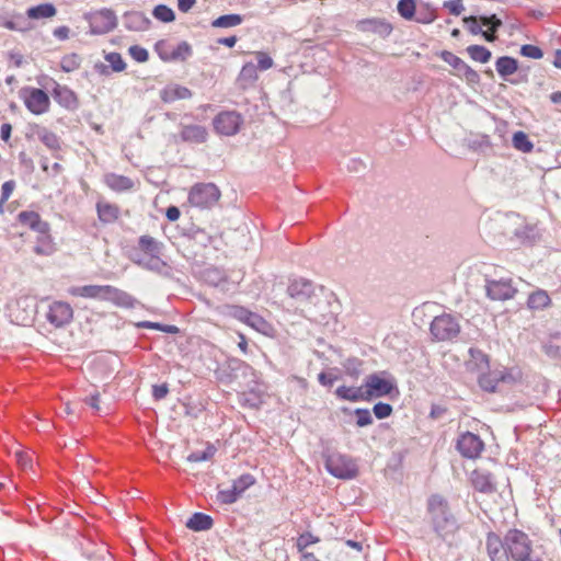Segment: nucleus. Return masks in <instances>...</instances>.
<instances>
[{
    "label": "nucleus",
    "instance_id": "c85d7f7f",
    "mask_svg": "<svg viewBox=\"0 0 561 561\" xmlns=\"http://www.w3.org/2000/svg\"><path fill=\"white\" fill-rule=\"evenodd\" d=\"M98 215L101 221L110 224L118 218L119 209L117 206L108 203H98Z\"/></svg>",
    "mask_w": 561,
    "mask_h": 561
},
{
    "label": "nucleus",
    "instance_id": "4d7b16f0",
    "mask_svg": "<svg viewBox=\"0 0 561 561\" xmlns=\"http://www.w3.org/2000/svg\"><path fill=\"white\" fill-rule=\"evenodd\" d=\"M232 316L237 318L238 320L247 323L248 319L251 316V311L247 310L242 307H233L232 308Z\"/></svg>",
    "mask_w": 561,
    "mask_h": 561
},
{
    "label": "nucleus",
    "instance_id": "4be33fe9",
    "mask_svg": "<svg viewBox=\"0 0 561 561\" xmlns=\"http://www.w3.org/2000/svg\"><path fill=\"white\" fill-rule=\"evenodd\" d=\"M181 137L184 141L202 144L206 141L207 130L201 125H187L183 127Z\"/></svg>",
    "mask_w": 561,
    "mask_h": 561
},
{
    "label": "nucleus",
    "instance_id": "72a5a7b5",
    "mask_svg": "<svg viewBox=\"0 0 561 561\" xmlns=\"http://www.w3.org/2000/svg\"><path fill=\"white\" fill-rule=\"evenodd\" d=\"M513 145L517 150L523 152H530L534 147L524 131H516L513 135Z\"/></svg>",
    "mask_w": 561,
    "mask_h": 561
},
{
    "label": "nucleus",
    "instance_id": "f8f14e48",
    "mask_svg": "<svg viewBox=\"0 0 561 561\" xmlns=\"http://www.w3.org/2000/svg\"><path fill=\"white\" fill-rule=\"evenodd\" d=\"M134 262L138 266L154 272L163 277L172 276V270L168 263L161 259V254L137 255Z\"/></svg>",
    "mask_w": 561,
    "mask_h": 561
},
{
    "label": "nucleus",
    "instance_id": "1a4fd4ad",
    "mask_svg": "<svg viewBox=\"0 0 561 561\" xmlns=\"http://www.w3.org/2000/svg\"><path fill=\"white\" fill-rule=\"evenodd\" d=\"M254 478L251 474H242L232 482V485L228 489L219 490L217 499L222 504L234 503L241 494L254 484Z\"/></svg>",
    "mask_w": 561,
    "mask_h": 561
},
{
    "label": "nucleus",
    "instance_id": "aec40b11",
    "mask_svg": "<svg viewBox=\"0 0 561 561\" xmlns=\"http://www.w3.org/2000/svg\"><path fill=\"white\" fill-rule=\"evenodd\" d=\"M477 362L479 363L481 375H479V385L483 390L486 391H493L495 389L496 382L499 380L497 376L494 375H485L483 371L484 369L489 368V362L488 358L482 355H477Z\"/></svg>",
    "mask_w": 561,
    "mask_h": 561
},
{
    "label": "nucleus",
    "instance_id": "680f3d73",
    "mask_svg": "<svg viewBox=\"0 0 561 561\" xmlns=\"http://www.w3.org/2000/svg\"><path fill=\"white\" fill-rule=\"evenodd\" d=\"M375 24V28L378 30L383 35H389L392 31V26L387 21L380 20L373 22Z\"/></svg>",
    "mask_w": 561,
    "mask_h": 561
},
{
    "label": "nucleus",
    "instance_id": "dca6fc26",
    "mask_svg": "<svg viewBox=\"0 0 561 561\" xmlns=\"http://www.w3.org/2000/svg\"><path fill=\"white\" fill-rule=\"evenodd\" d=\"M19 221L31 228L32 230L39 232H48L49 231V225L48 222L42 220L41 216L36 211L32 210H25L21 211L18 215Z\"/></svg>",
    "mask_w": 561,
    "mask_h": 561
},
{
    "label": "nucleus",
    "instance_id": "9b49d317",
    "mask_svg": "<svg viewBox=\"0 0 561 561\" xmlns=\"http://www.w3.org/2000/svg\"><path fill=\"white\" fill-rule=\"evenodd\" d=\"M25 136L27 139H38L51 151L60 149V141L57 135L38 124H30Z\"/></svg>",
    "mask_w": 561,
    "mask_h": 561
},
{
    "label": "nucleus",
    "instance_id": "0eeeda50",
    "mask_svg": "<svg viewBox=\"0 0 561 561\" xmlns=\"http://www.w3.org/2000/svg\"><path fill=\"white\" fill-rule=\"evenodd\" d=\"M88 21L93 34H106L117 25L116 14L111 9H102L89 14Z\"/></svg>",
    "mask_w": 561,
    "mask_h": 561
},
{
    "label": "nucleus",
    "instance_id": "5fc2aeb1",
    "mask_svg": "<svg viewBox=\"0 0 561 561\" xmlns=\"http://www.w3.org/2000/svg\"><path fill=\"white\" fill-rule=\"evenodd\" d=\"M445 7L448 8L450 13H453L455 15H459L463 11L462 0H450V1H447L445 3Z\"/></svg>",
    "mask_w": 561,
    "mask_h": 561
},
{
    "label": "nucleus",
    "instance_id": "4c0bfd02",
    "mask_svg": "<svg viewBox=\"0 0 561 561\" xmlns=\"http://www.w3.org/2000/svg\"><path fill=\"white\" fill-rule=\"evenodd\" d=\"M81 58L77 54L65 56L60 61V67L65 72L75 71L80 67Z\"/></svg>",
    "mask_w": 561,
    "mask_h": 561
},
{
    "label": "nucleus",
    "instance_id": "603ef678",
    "mask_svg": "<svg viewBox=\"0 0 561 561\" xmlns=\"http://www.w3.org/2000/svg\"><path fill=\"white\" fill-rule=\"evenodd\" d=\"M15 182L10 180L2 184L1 186V204H4L10 196L12 195V192L14 191Z\"/></svg>",
    "mask_w": 561,
    "mask_h": 561
},
{
    "label": "nucleus",
    "instance_id": "774afa93",
    "mask_svg": "<svg viewBox=\"0 0 561 561\" xmlns=\"http://www.w3.org/2000/svg\"><path fill=\"white\" fill-rule=\"evenodd\" d=\"M54 35L59 39H67L69 36V28L67 26H59L54 31Z\"/></svg>",
    "mask_w": 561,
    "mask_h": 561
},
{
    "label": "nucleus",
    "instance_id": "f03ea898",
    "mask_svg": "<svg viewBox=\"0 0 561 561\" xmlns=\"http://www.w3.org/2000/svg\"><path fill=\"white\" fill-rule=\"evenodd\" d=\"M366 401L380 397H397L399 391L392 378L386 375H373L364 383Z\"/></svg>",
    "mask_w": 561,
    "mask_h": 561
},
{
    "label": "nucleus",
    "instance_id": "6ab92c4d",
    "mask_svg": "<svg viewBox=\"0 0 561 561\" xmlns=\"http://www.w3.org/2000/svg\"><path fill=\"white\" fill-rule=\"evenodd\" d=\"M160 96L163 102L171 103L176 100L190 99L192 96V92L185 87L170 84L161 90Z\"/></svg>",
    "mask_w": 561,
    "mask_h": 561
},
{
    "label": "nucleus",
    "instance_id": "20e7f679",
    "mask_svg": "<svg viewBox=\"0 0 561 561\" xmlns=\"http://www.w3.org/2000/svg\"><path fill=\"white\" fill-rule=\"evenodd\" d=\"M25 107L35 115H42L49 111L50 100L48 94L38 88H25L21 92Z\"/></svg>",
    "mask_w": 561,
    "mask_h": 561
},
{
    "label": "nucleus",
    "instance_id": "a18cd8bd",
    "mask_svg": "<svg viewBox=\"0 0 561 561\" xmlns=\"http://www.w3.org/2000/svg\"><path fill=\"white\" fill-rule=\"evenodd\" d=\"M520 54L524 57L533 58V59H540L543 56L542 50L538 46L529 45V44L522 46Z\"/></svg>",
    "mask_w": 561,
    "mask_h": 561
},
{
    "label": "nucleus",
    "instance_id": "c756f323",
    "mask_svg": "<svg viewBox=\"0 0 561 561\" xmlns=\"http://www.w3.org/2000/svg\"><path fill=\"white\" fill-rule=\"evenodd\" d=\"M192 55L188 43L181 42L169 55H161L164 60H186Z\"/></svg>",
    "mask_w": 561,
    "mask_h": 561
},
{
    "label": "nucleus",
    "instance_id": "6e6552de",
    "mask_svg": "<svg viewBox=\"0 0 561 561\" xmlns=\"http://www.w3.org/2000/svg\"><path fill=\"white\" fill-rule=\"evenodd\" d=\"M242 123L243 119L239 113L227 111L219 113L214 118V128L218 134L233 136L240 130Z\"/></svg>",
    "mask_w": 561,
    "mask_h": 561
},
{
    "label": "nucleus",
    "instance_id": "052dcab7",
    "mask_svg": "<svg viewBox=\"0 0 561 561\" xmlns=\"http://www.w3.org/2000/svg\"><path fill=\"white\" fill-rule=\"evenodd\" d=\"M0 27L11 31H24V27L19 26L14 21L8 20L5 16L0 15Z\"/></svg>",
    "mask_w": 561,
    "mask_h": 561
},
{
    "label": "nucleus",
    "instance_id": "2eb2a0df",
    "mask_svg": "<svg viewBox=\"0 0 561 561\" xmlns=\"http://www.w3.org/2000/svg\"><path fill=\"white\" fill-rule=\"evenodd\" d=\"M53 98L60 106L67 110L73 111L79 105L76 93L67 85H61L57 82H54Z\"/></svg>",
    "mask_w": 561,
    "mask_h": 561
},
{
    "label": "nucleus",
    "instance_id": "7c9ffc66",
    "mask_svg": "<svg viewBox=\"0 0 561 561\" xmlns=\"http://www.w3.org/2000/svg\"><path fill=\"white\" fill-rule=\"evenodd\" d=\"M467 53L469 55V57L476 61V62H480V64H486L489 62V60L491 59V51L485 48L484 46H480V45H471L467 48Z\"/></svg>",
    "mask_w": 561,
    "mask_h": 561
},
{
    "label": "nucleus",
    "instance_id": "ddd939ff",
    "mask_svg": "<svg viewBox=\"0 0 561 561\" xmlns=\"http://www.w3.org/2000/svg\"><path fill=\"white\" fill-rule=\"evenodd\" d=\"M483 442L481 438L472 433L462 434L457 443V448L459 453L466 458H477L481 455L483 450Z\"/></svg>",
    "mask_w": 561,
    "mask_h": 561
},
{
    "label": "nucleus",
    "instance_id": "b1692460",
    "mask_svg": "<svg viewBox=\"0 0 561 561\" xmlns=\"http://www.w3.org/2000/svg\"><path fill=\"white\" fill-rule=\"evenodd\" d=\"M57 10L53 3H42L36 7L28 8L26 11L27 18L32 20L49 19L55 16Z\"/></svg>",
    "mask_w": 561,
    "mask_h": 561
},
{
    "label": "nucleus",
    "instance_id": "f257e3e1",
    "mask_svg": "<svg viewBox=\"0 0 561 561\" xmlns=\"http://www.w3.org/2000/svg\"><path fill=\"white\" fill-rule=\"evenodd\" d=\"M488 550L492 561H508V556L519 558L529 550L527 536L518 530H513L505 537L504 543L496 536L488 537Z\"/></svg>",
    "mask_w": 561,
    "mask_h": 561
},
{
    "label": "nucleus",
    "instance_id": "9d476101",
    "mask_svg": "<svg viewBox=\"0 0 561 561\" xmlns=\"http://www.w3.org/2000/svg\"><path fill=\"white\" fill-rule=\"evenodd\" d=\"M328 471L340 479L355 477L357 469L354 462L342 455H331L327 460Z\"/></svg>",
    "mask_w": 561,
    "mask_h": 561
},
{
    "label": "nucleus",
    "instance_id": "393cba45",
    "mask_svg": "<svg viewBox=\"0 0 561 561\" xmlns=\"http://www.w3.org/2000/svg\"><path fill=\"white\" fill-rule=\"evenodd\" d=\"M336 396L347 401H366L365 388L342 386L336 389Z\"/></svg>",
    "mask_w": 561,
    "mask_h": 561
},
{
    "label": "nucleus",
    "instance_id": "3c124183",
    "mask_svg": "<svg viewBox=\"0 0 561 561\" xmlns=\"http://www.w3.org/2000/svg\"><path fill=\"white\" fill-rule=\"evenodd\" d=\"M355 413L357 415V424L358 426H366L371 423V415L367 409H356Z\"/></svg>",
    "mask_w": 561,
    "mask_h": 561
},
{
    "label": "nucleus",
    "instance_id": "79ce46f5",
    "mask_svg": "<svg viewBox=\"0 0 561 561\" xmlns=\"http://www.w3.org/2000/svg\"><path fill=\"white\" fill-rule=\"evenodd\" d=\"M105 60L110 64L113 71L119 72L123 71L126 67L125 61L123 60L121 54L118 53H110L105 56Z\"/></svg>",
    "mask_w": 561,
    "mask_h": 561
},
{
    "label": "nucleus",
    "instance_id": "c03bdc74",
    "mask_svg": "<svg viewBox=\"0 0 561 561\" xmlns=\"http://www.w3.org/2000/svg\"><path fill=\"white\" fill-rule=\"evenodd\" d=\"M462 78L472 84H477L480 82V76L479 73L470 67L468 64H465L462 69L460 70Z\"/></svg>",
    "mask_w": 561,
    "mask_h": 561
},
{
    "label": "nucleus",
    "instance_id": "bb28decb",
    "mask_svg": "<svg viewBox=\"0 0 561 561\" xmlns=\"http://www.w3.org/2000/svg\"><path fill=\"white\" fill-rule=\"evenodd\" d=\"M35 253L39 255H50L55 252V244L48 232H39L36 245L34 247Z\"/></svg>",
    "mask_w": 561,
    "mask_h": 561
},
{
    "label": "nucleus",
    "instance_id": "423d86ee",
    "mask_svg": "<svg viewBox=\"0 0 561 561\" xmlns=\"http://www.w3.org/2000/svg\"><path fill=\"white\" fill-rule=\"evenodd\" d=\"M431 332L438 341H448L458 335L460 327L449 314L436 317L431 324Z\"/></svg>",
    "mask_w": 561,
    "mask_h": 561
},
{
    "label": "nucleus",
    "instance_id": "8fccbe9b",
    "mask_svg": "<svg viewBox=\"0 0 561 561\" xmlns=\"http://www.w3.org/2000/svg\"><path fill=\"white\" fill-rule=\"evenodd\" d=\"M376 417L378 419H385V417H388L391 415L392 413V408L390 404L388 403H383V402H378L374 405V409H373Z\"/></svg>",
    "mask_w": 561,
    "mask_h": 561
},
{
    "label": "nucleus",
    "instance_id": "a19ab883",
    "mask_svg": "<svg viewBox=\"0 0 561 561\" xmlns=\"http://www.w3.org/2000/svg\"><path fill=\"white\" fill-rule=\"evenodd\" d=\"M254 57L256 60L255 66H256L257 70L265 71V70L272 68L274 65L273 58L264 51H255Z\"/></svg>",
    "mask_w": 561,
    "mask_h": 561
},
{
    "label": "nucleus",
    "instance_id": "bf43d9fd",
    "mask_svg": "<svg viewBox=\"0 0 561 561\" xmlns=\"http://www.w3.org/2000/svg\"><path fill=\"white\" fill-rule=\"evenodd\" d=\"M463 23L467 25L468 30L472 34H479L481 32L477 18H474V16L465 18Z\"/></svg>",
    "mask_w": 561,
    "mask_h": 561
},
{
    "label": "nucleus",
    "instance_id": "a878e982",
    "mask_svg": "<svg viewBox=\"0 0 561 561\" xmlns=\"http://www.w3.org/2000/svg\"><path fill=\"white\" fill-rule=\"evenodd\" d=\"M213 526V519L209 515L203 513H195L186 522V527L194 531L208 530Z\"/></svg>",
    "mask_w": 561,
    "mask_h": 561
},
{
    "label": "nucleus",
    "instance_id": "f704fd0d",
    "mask_svg": "<svg viewBox=\"0 0 561 561\" xmlns=\"http://www.w3.org/2000/svg\"><path fill=\"white\" fill-rule=\"evenodd\" d=\"M415 0H399L398 12L405 20H412L415 14Z\"/></svg>",
    "mask_w": 561,
    "mask_h": 561
},
{
    "label": "nucleus",
    "instance_id": "09e8293b",
    "mask_svg": "<svg viewBox=\"0 0 561 561\" xmlns=\"http://www.w3.org/2000/svg\"><path fill=\"white\" fill-rule=\"evenodd\" d=\"M473 484L476 489L481 492H488L492 489V482L489 477L477 474L473 478Z\"/></svg>",
    "mask_w": 561,
    "mask_h": 561
},
{
    "label": "nucleus",
    "instance_id": "4468645a",
    "mask_svg": "<svg viewBox=\"0 0 561 561\" xmlns=\"http://www.w3.org/2000/svg\"><path fill=\"white\" fill-rule=\"evenodd\" d=\"M110 290V285H84L70 287L68 294L75 297L105 300L107 291Z\"/></svg>",
    "mask_w": 561,
    "mask_h": 561
},
{
    "label": "nucleus",
    "instance_id": "7ed1b4c3",
    "mask_svg": "<svg viewBox=\"0 0 561 561\" xmlns=\"http://www.w3.org/2000/svg\"><path fill=\"white\" fill-rule=\"evenodd\" d=\"M220 198L219 188L213 183H199L194 185L188 194V202L192 206L210 208Z\"/></svg>",
    "mask_w": 561,
    "mask_h": 561
},
{
    "label": "nucleus",
    "instance_id": "864d4df0",
    "mask_svg": "<svg viewBox=\"0 0 561 561\" xmlns=\"http://www.w3.org/2000/svg\"><path fill=\"white\" fill-rule=\"evenodd\" d=\"M15 459H16L18 465L22 469L28 468L31 466V462H32L31 457L26 453H24L22 450H18L15 453Z\"/></svg>",
    "mask_w": 561,
    "mask_h": 561
},
{
    "label": "nucleus",
    "instance_id": "473e14b6",
    "mask_svg": "<svg viewBox=\"0 0 561 561\" xmlns=\"http://www.w3.org/2000/svg\"><path fill=\"white\" fill-rule=\"evenodd\" d=\"M243 21L242 16L240 14H226L217 18L213 21L211 25L214 27H233L239 24H241Z\"/></svg>",
    "mask_w": 561,
    "mask_h": 561
},
{
    "label": "nucleus",
    "instance_id": "69168bd1",
    "mask_svg": "<svg viewBox=\"0 0 561 561\" xmlns=\"http://www.w3.org/2000/svg\"><path fill=\"white\" fill-rule=\"evenodd\" d=\"M196 3V0H178V8L180 11L186 13L188 12Z\"/></svg>",
    "mask_w": 561,
    "mask_h": 561
},
{
    "label": "nucleus",
    "instance_id": "412c9836",
    "mask_svg": "<svg viewBox=\"0 0 561 561\" xmlns=\"http://www.w3.org/2000/svg\"><path fill=\"white\" fill-rule=\"evenodd\" d=\"M257 80V68L252 61L245 62L237 78L240 88L247 89Z\"/></svg>",
    "mask_w": 561,
    "mask_h": 561
},
{
    "label": "nucleus",
    "instance_id": "ea45409f",
    "mask_svg": "<svg viewBox=\"0 0 561 561\" xmlns=\"http://www.w3.org/2000/svg\"><path fill=\"white\" fill-rule=\"evenodd\" d=\"M247 324L264 334H266L270 329L268 323L261 316L253 312H251V316L248 319Z\"/></svg>",
    "mask_w": 561,
    "mask_h": 561
},
{
    "label": "nucleus",
    "instance_id": "f3484780",
    "mask_svg": "<svg viewBox=\"0 0 561 561\" xmlns=\"http://www.w3.org/2000/svg\"><path fill=\"white\" fill-rule=\"evenodd\" d=\"M488 295L494 300H506L514 296L515 289L508 282H491L488 285Z\"/></svg>",
    "mask_w": 561,
    "mask_h": 561
},
{
    "label": "nucleus",
    "instance_id": "5701e85b",
    "mask_svg": "<svg viewBox=\"0 0 561 561\" xmlns=\"http://www.w3.org/2000/svg\"><path fill=\"white\" fill-rule=\"evenodd\" d=\"M138 255L161 254L163 244L150 236H141L138 242Z\"/></svg>",
    "mask_w": 561,
    "mask_h": 561
},
{
    "label": "nucleus",
    "instance_id": "cd10ccee",
    "mask_svg": "<svg viewBox=\"0 0 561 561\" xmlns=\"http://www.w3.org/2000/svg\"><path fill=\"white\" fill-rule=\"evenodd\" d=\"M495 66L497 73L503 78L515 73L518 69L517 60L508 56L497 58Z\"/></svg>",
    "mask_w": 561,
    "mask_h": 561
},
{
    "label": "nucleus",
    "instance_id": "49530a36",
    "mask_svg": "<svg viewBox=\"0 0 561 561\" xmlns=\"http://www.w3.org/2000/svg\"><path fill=\"white\" fill-rule=\"evenodd\" d=\"M318 542V538H316L314 536L310 535V534H306V535H301L298 540H297V547L299 549V551L304 554V553H307L306 552V549L311 546V545H314Z\"/></svg>",
    "mask_w": 561,
    "mask_h": 561
},
{
    "label": "nucleus",
    "instance_id": "a211bd4d",
    "mask_svg": "<svg viewBox=\"0 0 561 561\" xmlns=\"http://www.w3.org/2000/svg\"><path fill=\"white\" fill-rule=\"evenodd\" d=\"M105 184L115 192L122 193L134 188L135 182L125 175L107 173L104 175Z\"/></svg>",
    "mask_w": 561,
    "mask_h": 561
},
{
    "label": "nucleus",
    "instance_id": "58836bf2",
    "mask_svg": "<svg viewBox=\"0 0 561 561\" xmlns=\"http://www.w3.org/2000/svg\"><path fill=\"white\" fill-rule=\"evenodd\" d=\"M439 57L446 64H448L450 67H453L454 69L459 70V71L462 69V67L466 64L461 58H459L458 56H456L455 54H453L451 51H448V50H442L439 53Z\"/></svg>",
    "mask_w": 561,
    "mask_h": 561
},
{
    "label": "nucleus",
    "instance_id": "39448f33",
    "mask_svg": "<svg viewBox=\"0 0 561 561\" xmlns=\"http://www.w3.org/2000/svg\"><path fill=\"white\" fill-rule=\"evenodd\" d=\"M45 318L56 329L64 328L72 321L73 309L66 301L55 300L48 305Z\"/></svg>",
    "mask_w": 561,
    "mask_h": 561
},
{
    "label": "nucleus",
    "instance_id": "13d9d810",
    "mask_svg": "<svg viewBox=\"0 0 561 561\" xmlns=\"http://www.w3.org/2000/svg\"><path fill=\"white\" fill-rule=\"evenodd\" d=\"M481 23L488 28H491L492 32H495L496 28L501 25V21L496 19L495 15L492 16H483L480 19Z\"/></svg>",
    "mask_w": 561,
    "mask_h": 561
},
{
    "label": "nucleus",
    "instance_id": "0e129e2a",
    "mask_svg": "<svg viewBox=\"0 0 561 561\" xmlns=\"http://www.w3.org/2000/svg\"><path fill=\"white\" fill-rule=\"evenodd\" d=\"M11 131H12L11 124H9V123L2 124L1 127H0V138L4 142H8L10 137H11Z\"/></svg>",
    "mask_w": 561,
    "mask_h": 561
},
{
    "label": "nucleus",
    "instance_id": "c9c22d12",
    "mask_svg": "<svg viewBox=\"0 0 561 561\" xmlns=\"http://www.w3.org/2000/svg\"><path fill=\"white\" fill-rule=\"evenodd\" d=\"M550 302L549 296L545 291H536L528 298V306L531 309H542Z\"/></svg>",
    "mask_w": 561,
    "mask_h": 561
},
{
    "label": "nucleus",
    "instance_id": "338daca9",
    "mask_svg": "<svg viewBox=\"0 0 561 561\" xmlns=\"http://www.w3.org/2000/svg\"><path fill=\"white\" fill-rule=\"evenodd\" d=\"M180 209L175 206H170L167 209L165 216L170 221H175L180 218Z\"/></svg>",
    "mask_w": 561,
    "mask_h": 561
},
{
    "label": "nucleus",
    "instance_id": "e2e57ef3",
    "mask_svg": "<svg viewBox=\"0 0 561 561\" xmlns=\"http://www.w3.org/2000/svg\"><path fill=\"white\" fill-rule=\"evenodd\" d=\"M84 402L90 405L93 410L95 411H101V407H100V394L96 392V393H93L91 394L90 397L85 398L84 399Z\"/></svg>",
    "mask_w": 561,
    "mask_h": 561
},
{
    "label": "nucleus",
    "instance_id": "37998d69",
    "mask_svg": "<svg viewBox=\"0 0 561 561\" xmlns=\"http://www.w3.org/2000/svg\"><path fill=\"white\" fill-rule=\"evenodd\" d=\"M215 454V448L213 446H208L205 450L194 451L192 453L187 459L191 462H201L210 459Z\"/></svg>",
    "mask_w": 561,
    "mask_h": 561
},
{
    "label": "nucleus",
    "instance_id": "2f4dec72",
    "mask_svg": "<svg viewBox=\"0 0 561 561\" xmlns=\"http://www.w3.org/2000/svg\"><path fill=\"white\" fill-rule=\"evenodd\" d=\"M110 291H107V296L105 300L115 301L119 306L129 307L133 306V297L127 293L119 290L113 286H110Z\"/></svg>",
    "mask_w": 561,
    "mask_h": 561
},
{
    "label": "nucleus",
    "instance_id": "e433bc0d",
    "mask_svg": "<svg viewBox=\"0 0 561 561\" xmlns=\"http://www.w3.org/2000/svg\"><path fill=\"white\" fill-rule=\"evenodd\" d=\"M153 16L162 22H172L175 19V14L172 9L164 4H159L153 9Z\"/></svg>",
    "mask_w": 561,
    "mask_h": 561
},
{
    "label": "nucleus",
    "instance_id": "de8ad7c7",
    "mask_svg": "<svg viewBox=\"0 0 561 561\" xmlns=\"http://www.w3.org/2000/svg\"><path fill=\"white\" fill-rule=\"evenodd\" d=\"M129 54L138 62H145L149 58L148 50L138 45L130 46Z\"/></svg>",
    "mask_w": 561,
    "mask_h": 561
},
{
    "label": "nucleus",
    "instance_id": "6e6d98bb",
    "mask_svg": "<svg viewBox=\"0 0 561 561\" xmlns=\"http://www.w3.org/2000/svg\"><path fill=\"white\" fill-rule=\"evenodd\" d=\"M168 392H169V388H168L167 383L154 385L152 387V396L156 400H161V399L165 398Z\"/></svg>",
    "mask_w": 561,
    "mask_h": 561
}]
</instances>
